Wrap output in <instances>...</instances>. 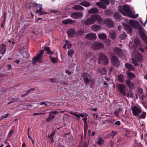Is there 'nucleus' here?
I'll return each instance as SVG.
<instances>
[{"instance_id":"obj_1","label":"nucleus","mask_w":147,"mask_h":147,"mask_svg":"<svg viewBox=\"0 0 147 147\" xmlns=\"http://www.w3.org/2000/svg\"><path fill=\"white\" fill-rule=\"evenodd\" d=\"M90 17V18L83 21V24L88 25L93 24L97 20L98 23L101 25L105 24L109 27H112L113 26V22L111 19H107L104 20L98 14L92 15Z\"/></svg>"},{"instance_id":"obj_2","label":"nucleus","mask_w":147,"mask_h":147,"mask_svg":"<svg viewBox=\"0 0 147 147\" xmlns=\"http://www.w3.org/2000/svg\"><path fill=\"white\" fill-rule=\"evenodd\" d=\"M118 9L123 16H128L132 18H135L138 16V14L134 15L130 9V7L127 5H124L123 6H119Z\"/></svg>"},{"instance_id":"obj_3","label":"nucleus","mask_w":147,"mask_h":147,"mask_svg":"<svg viewBox=\"0 0 147 147\" xmlns=\"http://www.w3.org/2000/svg\"><path fill=\"white\" fill-rule=\"evenodd\" d=\"M113 53H112V55L114 54L117 55L119 57H121L122 55V50L119 48L116 47L114 48L113 50ZM112 62L114 65L118 66L119 65V62L117 58L112 55Z\"/></svg>"},{"instance_id":"obj_4","label":"nucleus","mask_w":147,"mask_h":147,"mask_svg":"<svg viewBox=\"0 0 147 147\" xmlns=\"http://www.w3.org/2000/svg\"><path fill=\"white\" fill-rule=\"evenodd\" d=\"M113 53H112V55L114 54L117 55L119 57H121L122 55V50L119 48L116 47L114 48L113 50ZM112 62L114 65L118 66L119 65V62L117 58L112 55Z\"/></svg>"},{"instance_id":"obj_5","label":"nucleus","mask_w":147,"mask_h":147,"mask_svg":"<svg viewBox=\"0 0 147 147\" xmlns=\"http://www.w3.org/2000/svg\"><path fill=\"white\" fill-rule=\"evenodd\" d=\"M132 62L135 66H137V61H140L142 60V57L138 51H134L132 53Z\"/></svg>"},{"instance_id":"obj_6","label":"nucleus","mask_w":147,"mask_h":147,"mask_svg":"<svg viewBox=\"0 0 147 147\" xmlns=\"http://www.w3.org/2000/svg\"><path fill=\"white\" fill-rule=\"evenodd\" d=\"M129 24L132 27L134 28H137L140 30H141L142 28L139 22L136 20H130L129 21Z\"/></svg>"},{"instance_id":"obj_7","label":"nucleus","mask_w":147,"mask_h":147,"mask_svg":"<svg viewBox=\"0 0 147 147\" xmlns=\"http://www.w3.org/2000/svg\"><path fill=\"white\" fill-rule=\"evenodd\" d=\"M70 113L74 116H75L77 117L78 119H80V117H81L83 118L82 119L84 121V124L87 123V117L88 115L87 114H86L84 115V114L82 113H80L79 114H78L76 113V112L74 113L71 112Z\"/></svg>"},{"instance_id":"obj_8","label":"nucleus","mask_w":147,"mask_h":147,"mask_svg":"<svg viewBox=\"0 0 147 147\" xmlns=\"http://www.w3.org/2000/svg\"><path fill=\"white\" fill-rule=\"evenodd\" d=\"M131 110L133 115L136 117H138L139 114L141 113V109L140 107L134 106L131 108Z\"/></svg>"},{"instance_id":"obj_9","label":"nucleus","mask_w":147,"mask_h":147,"mask_svg":"<svg viewBox=\"0 0 147 147\" xmlns=\"http://www.w3.org/2000/svg\"><path fill=\"white\" fill-rule=\"evenodd\" d=\"M99 57L98 62H99V61H101L105 65H106L108 64L109 61L107 57L105 55L102 53H100L99 54Z\"/></svg>"},{"instance_id":"obj_10","label":"nucleus","mask_w":147,"mask_h":147,"mask_svg":"<svg viewBox=\"0 0 147 147\" xmlns=\"http://www.w3.org/2000/svg\"><path fill=\"white\" fill-rule=\"evenodd\" d=\"M92 47L95 49L105 48L104 45L102 43L94 42L92 45Z\"/></svg>"},{"instance_id":"obj_11","label":"nucleus","mask_w":147,"mask_h":147,"mask_svg":"<svg viewBox=\"0 0 147 147\" xmlns=\"http://www.w3.org/2000/svg\"><path fill=\"white\" fill-rule=\"evenodd\" d=\"M43 53V50H40V53L34 58L33 62L36 61L40 62L42 59V56Z\"/></svg>"},{"instance_id":"obj_12","label":"nucleus","mask_w":147,"mask_h":147,"mask_svg":"<svg viewBox=\"0 0 147 147\" xmlns=\"http://www.w3.org/2000/svg\"><path fill=\"white\" fill-rule=\"evenodd\" d=\"M117 88L121 94L124 96H126V93L125 91V85L123 84H119L117 86Z\"/></svg>"},{"instance_id":"obj_13","label":"nucleus","mask_w":147,"mask_h":147,"mask_svg":"<svg viewBox=\"0 0 147 147\" xmlns=\"http://www.w3.org/2000/svg\"><path fill=\"white\" fill-rule=\"evenodd\" d=\"M83 15V14L82 12H76L72 13L70 16L74 19H77L82 17Z\"/></svg>"},{"instance_id":"obj_14","label":"nucleus","mask_w":147,"mask_h":147,"mask_svg":"<svg viewBox=\"0 0 147 147\" xmlns=\"http://www.w3.org/2000/svg\"><path fill=\"white\" fill-rule=\"evenodd\" d=\"M81 76L84 78V82L87 85L89 82V78L90 75L86 73H84L82 74Z\"/></svg>"},{"instance_id":"obj_15","label":"nucleus","mask_w":147,"mask_h":147,"mask_svg":"<svg viewBox=\"0 0 147 147\" xmlns=\"http://www.w3.org/2000/svg\"><path fill=\"white\" fill-rule=\"evenodd\" d=\"M49 57L53 63H56L58 61V58L57 53H55V54H52L51 55H50L49 56Z\"/></svg>"},{"instance_id":"obj_16","label":"nucleus","mask_w":147,"mask_h":147,"mask_svg":"<svg viewBox=\"0 0 147 147\" xmlns=\"http://www.w3.org/2000/svg\"><path fill=\"white\" fill-rule=\"evenodd\" d=\"M109 36L112 39H114L117 36L115 30H111L109 32Z\"/></svg>"},{"instance_id":"obj_17","label":"nucleus","mask_w":147,"mask_h":147,"mask_svg":"<svg viewBox=\"0 0 147 147\" xmlns=\"http://www.w3.org/2000/svg\"><path fill=\"white\" fill-rule=\"evenodd\" d=\"M75 20L70 19L63 20L62 21V23L64 24H72L75 23Z\"/></svg>"},{"instance_id":"obj_18","label":"nucleus","mask_w":147,"mask_h":147,"mask_svg":"<svg viewBox=\"0 0 147 147\" xmlns=\"http://www.w3.org/2000/svg\"><path fill=\"white\" fill-rule=\"evenodd\" d=\"M91 28L92 30L94 32H97L101 29L100 25L96 24L92 25Z\"/></svg>"},{"instance_id":"obj_19","label":"nucleus","mask_w":147,"mask_h":147,"mask_svg":"<svg viewBox=\"0 0 147 147\" xmlns=\"http://www.w3.org/2000/svg\"><path fill=\"white\" fill-rule=\"evenodd\" d=\"M125 82L126 85L129 87L130 89L132 90L133 89L134 86V83L131 82L130 80H126Z\"/></svg>"},{"instance_id":"obj_20","label":"nucleus","mask_w":147,"mask_h":147,"mask_svg":"<svg viewBox=\"0 0 147 147\" xmlns=\"http://www.w3.org/2000/svg\"><path fill=\"white\" fill-rule=\"evenodd\" d=\"M85 37L89 39L94 40L96 39L97 36L95 34L91 33L86 35Z\"/></svg>"},{"instance_id":"obj_21","label":"nucleus","mask_w":147,"mask_h":147,"mask_svg":"<svg viewBox=\"0 0 147 147\" xmlns=\"http://www.w3.org/2000/svg\"><path fill=\"white\" fill-rule=\"evenodd\" d=\"M123 27L124 29L126 30L127 33L131 34L132 33V29L127 24H124Z\"/></svg>"},{"instance_id":"obj_22","label":"nucleus","mask_w":147,"mask_h":147,"mask_svg":"<svg viewBox=\"0 0 147 147\" xmlns=\"http://www.w3.org/2000/svg\"><path fill=\"white\" fill-rule=\"evenodd\" d=\"M5 47L6 45L4 44H2L1 45H0V53L2 55H3L6 52Z\"/></svg>"},{"instance_id":"obj_23","label":"nucleus","mask_w":147,"mask_h":147,"mask_svg":"<svg viewBox=\"0 0 147 147\" xmlns=\"http://www.w3.org/2000/svg\"><path fill=\"white\" fill-rule=\"evenodd\" d=\"M125 78V76L122 74H120L118 76L117 80L123 83L124 81Z\"/></svg>"},{"instance_id":"obj_24","label":"nucleus","mask_w":147,"mask_h":147,"mask_svg":"<svg viewBox=\"0 0 147 147\" xmlns=\"http://www.w3.org/2000/svg\"><path fill=\"white\" fill-rule=\"evenodd\" d=\"M140 35L142 39L146 42L147 44L146 41L147 40V37L144 32L140 31L139 32Z\"/></svg>"},{"instance_id":"obj_25","label":"nucleus","mask_w":147,"mask_h":147,"mask_svg":"<svg viewBox=\"0 0 147 147\" xmlns=\"http://www.w3.org/2000/svg\"><path fill=\"white\" fill-rule=\"evenodd\" d=\"M67 33L69 37H72L75 34V32L74 29H71L67 31Z\"/></svg>"},{"instance_id":"obj_26","label":"nucleus","mask_w":147,"mask_h":147,"mask_svg":"<svg viewBox=\"0 0 147 147\" xmlns=\"http://www.w3.org/2000/svg\"><path fill=\"white\" fill-rule=\"evenodd\" d=\"M34 7L36 9H38V7H39V10H36V13H38L39 12V11H40V10H42V5L41 4H39L38 5L37 3H35L34 4Z\"/></svg>"},{"instance_id":"obj_27","label":"nucleus","mask_w":147,"mask_h":147,"mask_svg":"<svg viewBox=\"0 0 147 147\" xmlns=\"http://www.w3.org/2000/svg\"><path fill=\"white\" fill-rule=\"evenodd\" d=\"M99 12L98 9L96 8L93 7L90 9L88 12L89 13L92 14L93 13H98Z\"/></svg>"},{"instance_id":"obj_28","label":"nucleus","mask_w":147,"mask_h":147,"mask_svg":"<svg viewBox=\"0 0 147 147\" xmlns=\"http://www.w3.org/2000/svg\"><path fill=\"white\" fill-rule=\"evenodd\" d=\"M125 66L129 70L134 71V68L129 63H125Z\"/></svg>"},{"instance_id":"obj_29","label":"nucleus","mask_w":147,"mask_h":147,"mask_svg":"<svg viewBox=\"0 0 147 147\" xmlns=\"http://www.w3.org/2000/svg\"><path fill=\"white\" fill-rule=\"evenodd\" d=\"M98 71L100 72L102 74H106L107 70L105 67H103L102 68H99L98 69Z\"/></svg>"},{"instance_id":"obj_30","label":"nucleus","mask_w":147,"mask_h":147,"mask_svg":"<svg viewBox=\"0 0 147 147\" xmlns=\"http://www.w3.org/2000/svg\"><path fill=\"white\" fill-rule=\"evenodd\" d=\"M80 4L85 7H88L90 5V3L87 1H83L81 2Z\"/></svg>"},{"instance_id":"obj_31","label":"nucleus","mask_w":147,"mask_h":147,"mask_svg":"<svg viewBox=\"0 0 147 147\" xmlns=\"http://www.w3.org/2000/svg\"><path fill=\"white\" fill-rule=\"evenodd\" d=\"M127 75L130 79H133L135 77V74L131 72H127Z\"/></svg>"},{"instance_id":"obj_32","label":"nucleus","mask_w":147,"mask_h":147,"mask_svg":"<svg viewBox=\"0 0 147 147\" xmlns=\"http://www.w3.org/2000/svg\"><path fill=\"white\" fill-rule=\"evenodd\" d=\"M96 4L97 6L102 8L104 9L106 7L105 5L102 2H98Z\"/></svg>"},{"instance_id":"obj_33","label":"nucleus","mask_w":147,"mask_h":147,"mask_svg":"<svg viewBox=\"0 0 147 147\" xmlns=\"http://www.w3.org/2000/svg\"><path fill=\"white\" fill-rule=\"evenodd\" d=\"M98 37L100 39L103 40L106 39L107 36L106 34L104 33H101L98 34Z\"/></svg>"},{"instance_id":"obj_34","label":"nucleus","mask_w":147,"mask_h":147,"mask_svg":"<svg viewBox=\"0 0 147 147\" xmlns=\"http://www.w3.org/2000/svg\"><path fill=\"white\" fill-rule=\"evenodd\" d=\"M134 43L135 45L137 47V48L138 49V47L140 45V41L138 38H136L134 40Z\"/></svg>"},{"instance_id":"obj_35","label":"nucleus","mask_w":147,"mask_h":147,"mask_svg":"<svg viewBox=\"0 0 147 147\" xmlns=\"http://www.w3.org/2000/svg\"><path fill=\"white\" fill-rule=\"evenodd\" d=\"M73 8L76 10H82L84 9L83 7L80 5H75L73 7Z\"/></svg>"},{"instance_id":"obj_36","label":"nucleus","mask_w":147,"mask_h":147,"mask_svg":"<svg viewBox=\"0 0 147 147\" xmlns=\"http://www.w3.org/2000/svg\"><path fill=\"white\" fill-rule=\"evenodd\" d=\"M97 143L98 145L101 146L104 144V142L102 138H99L97 142Z\"/></svg>"},{"instance_id":"obj_37","label":"nucleus","mask_w":147,"mask_h":147,"mask_svg":"<svg viewBox=\"0 0 147 147\" xmlns=\"http://www.w3.org/2000/svg\"><path fill=\"white\" fill-rule=\"evenodd\" d=\"M115 18L117 20H120L121 19V16L117 12H115L114 14Z\"/></svg>"},{"instance_id":"obj_38","label":"nucleus","mask_w":147,"mask_h":147,"mask_svg":"<svg viewBox=\"0 0 147 147\" xmlns=\"http://www.w3.org/2000/svg\"><path fill=\"white\" fill-rule=\"evenodd\" d=\"M55 116L54 115H51L49 114L48 117L46 119V121L47 122H51L52 119H54Z\"/></svg>"},{"instance_id":"obj_39","label":"nucleus","mask_w":147,"mask_h":147,"mask_svg":"<svg viewBox=\"0 0 147 147\" xmlns=\"http://www.w3.org/2000/svg\"><path fill=\"white\" fill-rule=\"evenodd\" d=\"M55 132V131H54L48 136V137L50 138V141L51 143H53V138Z\"/></svg>"},{"instance_id":"obj_40","label":"nucleus","mask_w":147,"mask_h":147,"mask_svg":"<svg viewBox=\"0 0 147 147\" xmlns=\"http://www.w3.org/2000/svg\"><path fill=\"white\" fill-rule=\"evenodd\" d=\"M22 54L23 57L24 58L28 59L29 57V54L27 52H24Z\"/></svg>"},{"instance_id":"obj_41","label":"nucleus","mask_w":147,"mask_h":147,"mask_svg":"<svg viewBox=\"0 0 147 147\" xmlns=\"http://www.w3.org/2000/svg\"><path fill=\"white\" fill-rule=\"evenodd\" d=\"M44 50L48 54H53L52 52L51 51L50 48L49 47H45L44 48Z\"/></svg>"},{"instance_id":"obj_42","label":"nucleus","mask_w":147,"mask_h":147,"mask_svg":"<svg viewBox=\"0 0 147 147\" xmlns=\"http://www.w3.org/2000/svg\"><path fill=\"white\" fill-rule=\"evenodd\" d=\"M146 113L145 112H143L140 115H139V117L140 118L144 119L146 117Z\"/></svg>"},{"instance_id":"obj_43","label":"nucleus","mask_w":147,"mask_h":147,"mask_svg":"<svg viewBox=\"0 0 147 147\" xmlns=\"http://www.w3.org/2000/svg\"><path fill=\"white\" fill-rule=\"evenodd\" d=\"M84 133L85 136H86L87 131L88 128V126L87 123L84 124Z\"/></svg>"},{"instance_id":"obj_44","label":"nucleus","mask_w":147,"mask_h":147,"mask_svg":"<svg viewBox=\"0 0 147 147\" xmlns=\"http://www.w3.org/2000/svg\"><path fill=\"white\" fill-rule=\"evenodd\" d=\"M65 45L67 46V48L68 49H69L71 47L72 45L69 42V41L67 40H65Z\"/></svg>"},{"instance_id":"obj_45","label":"nucleus","mask_w":147,"mask_h":147,"mask_svg":"<svg viewBox=\"0 0 147 147\" xmlns=\"http://www.w3.org/2000/svg\"><path fill=\"white\" fill-rule=\"evenodd\" d=\"M74 52V50H70L68 51L67 54L69 56L72 57Z\"/></svg>"},{"instance_id":"obj_46","label":"nucleus","mask_w":147,"mask_h":147,"mask_svg":"<svg viewBox=\"0 0 147 147\" xmlns=\"http://www.w3.org/2000/svg\"><path fill=\"white\" fill-rule=\"evenodd\" d=\"M126 36L125 33H123L119 36V37L121 39H124L126 38Z\"/></svg>"},{"instance_id":"obj_47","label":"nucleus","mask_w":147,"mask_h":147,"mask_svg":"<svg viewBox=\"0 0 147 147\" xmlns=\"http://www.w3.org/2000/svg\"><path fill=\"white\" fill-rule=\"evenodd\" d=\"M108 144L110 147H113L114 142L112 140H111L109 141Z\"/></svg>"},{"instance_id":"obj_48","label":"nucleus","mask_w":147,"mask_h":147,"mask_svg":"<svg viewBox=\"0 0 147 147\" xmlns=\"http://www.w3.org/2000/svg\"><path fill=\"white\" fill-rule=\"evenodd\" d=\"M100 1L103 3H104L106 4H109V3L108 0H100Z\"/></svg>"},{"instance_id":"obj_49","label":"nucleus","mask_w":147,"mask_h":147,"mask_svg":"<svg viewBox=\"0 0 147 147\" xmlns=\"http://www.w3.org/2000/svg\"><path fill=\"white\" fill-rule=\"evenodd\" d=\"M58 113V112L56 111H51L49 112V114L51 115L52 114L57 115Z\"/></svg>"},{"instance_id":"obj_50","label":"nucleus","mask_w":147,"mask_h":147,"mask_svg":"<svg viewBox=\"0 0 147 147\" xmlns=\"http://www.w3.org/2000/svg\"><path fill=\"white\" fill-rule=\"evenodd\" d=\"M38 12L39 13V14L40 15L45 14H47V12H45L44 11L42 10H40V11H39V12Z\"/></svg>"},{"instance_id":"obj_51","label":"nucleus","mask_w":147,"mask_h":147,"mask_svg":"<svg viewBox=\"0 0 147 147\" xmlns=\"http://www.w3.org/2000/svg\"><path fill=\"white\" fill-rule=\"evenodd\" d=\"M127 96L130 98H132L133 96V94L131 91L128 94Z\"/></svg>"},{"instance_id":"obj_52","label":"nucleus","mask_w":147,"mask_h":147,"mask_svg":"<svg viewBox=\"0 0 147 147\" xmlns=\"http://www.w3.org/2000/svg\"><path fill=\"white\" fill-rule=\"evenodd\" d=\"M39 104L40 105H45L46 107H48L50 105H48L47 104V103H45L44 102H40L39 103Z\"/></svg>"},{"instance_id":"obj_53","label":"nucleus","mask_w":147,"mask_h":147,"mask_svg":"<svg viewBox=\"0 0 147 147\" xmlns=\"http://www.w3.org/2000/svg\"><path fill=\"white\" fill-rule=\"evenodd\" d=\"M106 43L107 45H109L111 43V41L109 39H107L106 41Z\"/></svg>"},{"instance_id":"obj_54","label":"nucleus","mask_w":147,"mask_h":147,"mask_svg":"<svg viewBox=\"0 0 147 147\" xmlns=\"http://www.w3.org/2000/svg\"><path fill=\"white\" fill-rule=\"evenodd\" d=\"M116 134V131H112L111 136H114Z\"/></svg>"},{"instance_id":"obj_55","label":"nucleus","mask_w":147,"mask_h":147,"mask_svg":"<svg viewBox=\"0 0 147 147\" xmlns=\"http://www.w3.org/2000/svg\"><path fill=\"white\" fill-rule=\"evenodd\" d=\"M34 89L33 88H31L28 90L26 93V94L27 95L30 92L34 90Z\"/></svg>"},{"instance_id":"obj_56","label":"nucleus","mask_w":147,"mask_h":147,"mask_svg":"<svg viewBox=\"0 0 147 147\" xmlns=\"http://www.w3.org/2000/svg\"><path fill=\"white\" fill-rule=\"evenodd\" d=\"M13 130H11L9 133L8 134V136L10 137L12 134L13 132Z\"/></svg>"},{"instance_id":"obj_57","label":"nucleus","mask_w":147,"mask_h":147,"mask_svg":"<svg viewBox=\"0 0 147 147\" xmlns=\"http://www.w3.org/2000/svg\"><path fill=\"white\" fill-rule=\"evenodd\" d=\"M85 31L84 30H81L79 31V33L80 34H82Z\"/></svg>"},{"instance_id":"obj_58","label":"nucleus","mask_w":147,"mask_h":147,"mask_svg":"<svg viewBox=\"0 0 147 147\" xmlns=\"http://www.w3.org/2000/svg\"><path fill=\"white\" fill-rule=\"evenodd\" d=\"M28 138L31 140L32 144H33L34 141L33 140L32 138H31V137H30L29 134H28Z\"/></svg>"},{"instance_id":"obj_59","label":"nucleus","mask_w":147,"mask_h":147,"mask_svg":"<svg viewBox=\"0 0 147 147\" xmlns=\"http://www.w3.org/2000/svg\"><path fill=\"white\" fill-rule=\"evenodd\" d=\"M115 124L117 125H119L120 124V122L119 121H117L115 122Z\"/></svg>"},{"instance_id":"obj_60","label":"nucleus","mask_w":147,"mask_h":147,"mask_svg":"<svg viewBox=\"0 0 147 147\" xmlns=\"http://www.w3.org/2000/svg\"><path fill=\"white\" fill-rule=\"evenodd\" d=\"M138 50L139 51H141L142 52H144V49L141 47L139 48Z\"/></svg>"},{"instance_id":"obj_61","label":"nucleus","mask_w":147,"mask_h":147,"mask_svg":"<svg viewBox=\"0 0 147 147\" xmlns=\"http://www.w3.org/2000/svg\"><path fill=\"white\" fill-rule=\"evenodd\" d=\"M24 31V28H22L20 30V33L21 34Z\"/></svg>"},{"instance_id":"obj_62","label":"nucleus","mask_w":147,"mask_h":147,"mask_svg":"<svg viewBox=\"0 0 147 147\" xmlns=\"http://www.w3.org/2000/svg\"><path fill=\"white\" fill-rule=\"evenodd\" d=\"M13 62L16 63L17 64H19V63L20 61L19 60H15V61H13Z\"/></svg>"},{"instance_id":"obj_63","label":"nucleus","mask_w":147,"mask_h":147,"mask_svg":"<svg viewBox=\"0 0 147 147\" xmlns=\"http://www.w3.org/2000/svg\"><path fill=\"white\" fill-rule=\"evenodd\" d=\"M138 91L139 92H140V93H142L143 92V90L142 88H140L139 89Z\"/></svg>"},{"instance_id":"obj_64","label":"nucleus","mask_w":147,"mask_h":147,"mask_svg":"<svg viewBox=\"0 0 147 147\" xmlns=\"http://www.w3.org/2000/svg\"><path fill=\"white\" fill-rule=\"evenodd\" d=\"M11 65L10 64L8 65L7 66V70H9L11 68Z\"/></svg>"}]
</instances>
